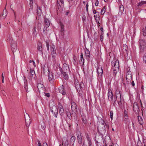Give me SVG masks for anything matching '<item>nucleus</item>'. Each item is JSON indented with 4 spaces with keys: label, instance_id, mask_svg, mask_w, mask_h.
I'll return each mask as SVG.
<instances>
[{
    "label": "nucleus",
    "instance_id": "obj_1",
    "mask_svg": "<svg viewBox=\"0 0 146 146\" xmlns=\"http://www.w3.org/2000/svg\"><path fill=\"white\" fill-rule=\"evenodd\" d=\"M7 40L9 41L11 45V48L13 55H17L19 53V50L17 49V42L13 40L11 36L9 35Z\"/></svg>",
    "mask_w": 146,
    "mask_h": 146
},
{
    "label": "nucleus",
    "instance_id": "obj_2",
    "mask_svg": "<svg viewBox=\"0 0 146 146\" xmlns=\"http://www.w3.org/2000/svg\"><path fill=\"white\" fill-rule=\"evenodd\" d=\"M103 134L96 133L95 135V139L98 146H102L104 144Z\"/></svg>",
    "mask_w": 146,
    "mask_h": 146
},
{
    "label": "nucleus",
    "instance_id": "obj_3",
    "mask_svg": "<svg viewBox=\"0 0 146 146\" xmlns=\"http://www.w3.org/2000/svg\"><path fill=\"white\" fill-rule=\"evenodd\" d=\"M74 83L75 87L79 95H80V94H81V95L82 94V93H81L80 92L83 88H84V87L82 86H81L82 82H81V84H80L78 80L77 79H76L74 77Z\"/></svg>",
    "mask_w": 146,
    "mask_h": 146
},
{
    "label": "nucleus",
    "instance_id": "obj_4",
    "mask_svg": "<svg viewBox=\"0 0 146 146\" xmlns=\"http://www.w3.org/2000/svg\"><path fill=\"white\" fill-rule=\"evenodd\" d=\"M140 46V52L143 53L146 50V43L145 40L142 39H140L139 40Z\"/></svg>",
    "mask_w": 146,
    "mask_h": 146
},
{
    "label": "nucleus",
    "instance_id": "obj_5",
    "mask_svg": "<svg viewBox=\"0 0 146 146\" xmlns=\"http://www.w3.org/2000/svg\"><path fill=\"white\" fill-rule=\"evenodd\" d=\"M98 133L104 135L106 132V127L104 124L100 123L97 126Z\"/></svg>",
    "mask_w": 146,
    "mask_h": 146
},
{
    "label": "nucleus",
    "instance_id": "obj_6",
    "mask_svg": "<svg viewBox=\"0 0 146 146\" xmlns=\"http://www.w3.org/2000/svg\"><path fill=\"white\" fill-rule=\"evenodd\" d=\"M23 80L24 82V87L26 92L28 93L29 92L31 89L30 87L28 86V84L27 80L26 77L25 76H23Z\"/></svg>",
    "mask_w": 146,
    "mask_h": 146
},
{
    "label": "nucleus",
    "instance_id": "obj_7",
    "mask_svg": "<svg viewBox=\"0 0 146 146\" xmlns=\"http://www.w3.org/2000/svg\"><path fill=\"white\" fill-rule=\"evenodd\" d=\"M51 111L53 115L56 117L58 114V110L57 108L55 106L50 107Z\"/></svg>",
    "mask_w": 146,
    "mask_h": 146
},
{
    "label": "nucleus",
    "instance_id": "obj_8",
    "mask_svg": "<svg viewBox=\"0 0 146 146\" xmlns=\"http://www.w3.org/2000/svg\"><path fill=\"white\" fill-rule=\"evenodd\" d=\"M133 111L136 114H139L140 110L137 102H135L133 103Z\"/></svg>",
    "mask_w": 146,
    "mask_h": 146
},
{
    "label": "nucleus",
    "instance_id": "obj_9",
    "mask_svg": "<svg viewBox=\"0 0 146 146\" xmlns=\"http://www.w3.org/2000/svg\"><path fill=\"white\" fill-rule=\"evenodd\" d=\"M25 118L26 126H29L31 123V121L28 114L26 113L25 115Z\"/></svg>",
    "mask_w": 146,
    "mask_h": 146
},
{
    "label": "nucleus",
    "instance_id": "obj_10",
    "mask_svg": "<svg viewBox=\"0 0 146 146\" xmlns=\"http://www.w3.org/2000/svg\"><path fill=\"white\" fill-rule=\"evenodd\" d=\"M76 129V135L77 136V139L78 143L81 144L82 142V139L81 135V133L79 129Z\"/></svg>",
    "mask_w": 146,
    "mask_h": 146
},
{
    "label": "nucleus",
    "instance_id": "obj_11",
    "mask_svg": "<svg viewBox=\"0 0 146 146\" xmlns=\"http://www.w3.org/2000/svg\"><path fill=\"white\" fill-rule=\"evenodd\" d=\"M108 99L109 101H113V93L110 89L108 90Z\"/></svg>",
    "mask_w": 146,
    "mask_h": 146
},
{
    "label": "nucleus",
    "instance_id": "obj_12",
    "mask_svg": "<svg viewBox=\"0 0 146 146\" xmlns=\"http://www.w3.org/2000/svg\"><path fill=\"white\" fill-rule=\"evenodd\" d=\"M41 24L40 23H38L36 25V27H35L34 28V34L36 33H38L41 29Z\"/></svg>",
    "mask_w": 146,
    "mask_h": 146
},
{
    "label": "nucleus",
    "instance_id": "obj_13",
    "mask_svg": "<svg viewBox=\"0 0 146 146\" xmlns=\"http://www.w3.org/2000/svg\"><path fill=\"white\" fill-rule=\"evenodd\" d=\"M119 61L116 60H113L111 62V66L112 67H114L115 68H118L119 67Z\"/></svg>",
    "mask_w": 146,
    "mask_h": 146
},
{
    "label": "nucleus",
    "instance_id": "obj_14",
    "mask_svg": "<svg viewBox=\"0 0 146 146\" xmlns=\"http://www.w3.org/2000/svg\"><path fill=\"white\" fill-rule=\"evenodd\" d=\"M97 72L98 73V76L100 77H102L103 74V71L101 67H98L97 69Z\"/></svg>",
    "mask_w": 146,
    "mask_h": 146
},
{
    "label": "nucleus",
    "instance_id": "obj_15",
    "mask_svg": "<svg viewBox=\"0 0 146 146\" xmlns=\"http://www.w3.org/2000/svg\"><path fill=\"white\" fill-rule=\"evenodd\" d=\"M51 53L52 57V60L54 64H56V61L55 59V57L56 56V50L52 51L51 52Z\"/></svg>",
    "mask_w": 146,
    "mask_h": 146
},
{
    "label": "nucleus",
    "instance_id": "obj_16",
    "mask_svg": "<svg viewBox=\"0 0 146 146\" xmlns=\"http://www.w3.org/2000/svg\"><path fill=\"white\" fill-rule=\"evenodd\" d=\"M63 72H67L69 70V67L68 65L66 63H64L63 66Z\"/></svg>",
    "mask_w": 146,
    "mask_h": 146
},
{
    "label": "nucleus",
    "instance_id": "obj_17",
    "mask_svg": "<svg viewBox=\"0 0 146 146\" xmlns=\"http://www.w3.org/2000/svg\"><path fill=\"white\" fill-rule=\"evenodd\" d=\"M122 50L125 55L127 54L128 47L127 45L125 44L123 45Z\"/></svg>",
    "mask_w": 146,
    "mask_h": 146
},
{
    "label": "nucleus",
    "instance_id": "obj_18",
    "mask_svg": "<svg viewBox=\"0 0 146 146\" xmlns=\"http://www.w3.org/2000/svg\"><path fill=\"white\" fill-rule=\"evenodd\" d=\"M146 4V1H142L137 4V7L139 9L141 8V6L143 5Z\"/></svg>",
    "mask_w": 146,
    "mask_h": 146
},
{
    "label": "nucleus",
    "instance_id": "obj_19",
    "mask_svg": "<svg viewBox=\"0 0 146 146\" xmlns=\"http://www.w3.org/2000/svg\"><path fill=\"white\" fill-rule=\"evenodd\" d=\"M44 26L48 27L50 25V23L49 20L45 18L44 19Z\"/></svg>",
    "mask_w": 146,
    "mask_h": 146
},
{
    "label": "nucleus",
    "instance_id": "obj_20",
    "mask_svg": "<svg viewBox=\"0 0 146 146\" xmlns=\"http://www.w3.org/2000/svg\"><path fill=\"white\" fill-rule=\"evenodd\" d=\"M77 113H76V114H75L76 116H74V119L75 120V125L76 127V129H77V128L78 129V120L77 119Z\"/></svg>",
    "mask_w": 146,
    "mask_h": 146
},
{
    "label": "nucleus",
    "instance_id": "obj_21",
    "mask_svg": "<svg viewBox=\"0 0 146 146\" xmlns=\"http://www.w3.org/2000/svg\"><path fill=\"white\" fill-rule=\"evenodd\" d=\"M37 50L40 51H42V44L40 42H38L37 44Z\"/></svg>",
    "mask_w": 146,
    "mask_h": 146
},
{
    "label": "nucleus",
    "instance_id": "obj_22",
    "mask_svg": "<svg viewBox=\"0 0 146 146\" xmlns=\"http://www.w3.org/2000/svg\"><path fill=\"white\" fill-rule=\"evenodd\" d=\"M62 145L65 146H68V142L67 139L66 138H64L62 140Z\"/></svg>",
    "mask_w": 146,
    "mask_h": 146
},
{
    "label": "nucleus",
    "instance_id": "obj_23",
    "mask_svg": "<svg viewBox=\"0 0 146 146\" xmlns=\"http://www.w3.org/2000/svg\"><path fill=\"white\" fill-rule=\"evenodd\" d=\"M60 26H61V29H60V32L62 36H63L64 35V27L63 24L60 23Z\"/></svg>",
    "mask_w": 146,
    "mask_h": 146
},
{
    "label": "nucleus",
    "instance_id": "obj_24",
    "mask_svg": "<svg viewBox=\"0 0 146 146\" xmlns=\"http://www.w3.org/2000/svg\"><path fill=\"white\" fill-rule=\"evenodd\" d=\"M64 1L63 0H57V5L61 7L63 6Z\"/></svg>",
    "mask_w": 146,
    "mask_h": 146
},
{
    "label": "nucleus",
    "instance_id": "obj_25",
    "mask_svg": "<svg viewBox=\"0 0 146 146\" xmlns=\"http://www.w3.org/2000/svg\"><path fill=\"white\" fill-rule=\"evenodd\" d=\"M37 87L38 90H40L41 89L43 90L44 88V86L41 83H39L37 84Z\"/></svg>",
    "mask_w": 146,
    "mask_h": 146
},
{
    "label": "nucleus",
    "instance_id": "obj_26",
    "mask_svg": "<svg viewBox=\"0 0 146 146\" xmlns=\"http://www.w3.org/2000/svg\"><path fill=\"white\" fill-rule=\"evenodd\" d=\"M137 117L138 121L139 124L141 125H142V124H143V120L141 117L140 116H137Z\"/></svg>",
    "mask_w": 146,
    "mask_h": 146
},
{
    "label": "nucleus",
    "instance_id": "obj_27",
    "mask_svg": "<svg viewBox=\"0 0 146 146\" xmlns=\"http://www.w3.org/2000/svg\"><path fill=\"white\" fill-rule=\"evenodd\" d=\"M99 14L100 13L98 12L96 14V15H94L95 19L96 20H97L98 21V20H100Z\"/></svg>",
    "mask_w": 146,
    "mask_h": 146
},
{
    "label": "nucleus",
    "instance_id": "obj_28",
    "mask_svg": "<svg viewBox=\"0 0 146 146\" xmlns=\"http://www.w3.org/2000/svg\"><path fill=\"white\" fill-rule=\"evenodd\" d=\"M132 77V75L131 74H126V80H127V79H128L129 80L131 81V80Z\"/></svg>",
    "mask_w": 146,
    "mask_h": 146
},
{
    "label": "nucleus",
    "instance_id": "obj_29",
    "mask_svg": "<svg viewBox=\"0 0 146 146\" xmlns=\"http://www.w3.org/2000/svg\"><path fill=\"white\" fill-rule=\"evenodd\" d=\"M81 59L79 60V62L80 64L82 63V64H84V59L83 58V55L82 53L80 55Z\"/></svg>",
    "mask_w": 146,
    "mask_h": 146
},
{
    "label": "nucleus",
    "instance_id": "obj_30",
    "mask_svg": "<svg viewBox=\"0 0 146 146\" xmlns=\"http://www.w3.org/2000/svg\"><path fill=\"white\" fill-rule=\"evenodd\" d=\"M124 8L123 5H121L119 6V13H121V14L124 11Z\"/></svg>",
    "mask_w": 146,
    "mask_h": 146
},
{
    "label": "nucleus",
    "instance_id": "obj_31",
    "mask_svg": "<svg viewBox=\"0 0 146 146\" xmlns=\"http://www.w3.org/2000/svg\"><path fill=\"white\" fill-rule=\"evenodd\" d=\"M30 74L31 78H34V76H35V72L34 70H32L31 69L30 70Z\"/></svg>",
    "mask_w": 146,
    "mask_h": 146
},
{
    "label": "nucleus",
    "instance_id": "obj_32",
    "mask_svg": "<svg viewBox=\"0 0 146 146\" xmlns=\"http://www.w3.org/2000/svg\"><path fill=\"white\" fill-rule=\"evenodd\" d=\"M7 12L6 9L4 10L3 11V14L2 15V16H3V18L4 19H5L6 16H7Z\"/></svg>",
    "mask_w": 146,
    "mask_h": 146
},
{
    "label": "nucleus",
    "instance_id": "obj_33",
    "mask_svg": "<svg viewBox=\"0 0 146 146\" xmlns=\"http://www.w3.org/2000/svg\"><path fill=\"white\" fill-rule=\"evenodd\" d=\"M82 123L84 124H86L87 123V120L85 116H83L82 119Z\"/></svg>",
    "mask_w": 146,
    "mask_h": 146
},
{
    "label": "nucleus",
    "instance_id": "obj_34",
    "mask_svg": "<svg viewBox=\"0 0 146 146\" xmlns=\"http://www.w3.org/2000/svg\"><path fill=\"white\" fill-rule=\"evenodd\" d=\"M48 80L50 81H51V82L52 81V79H53V75L52 74H50V73L48 75Z\"/></svg>",
    "mask_w": 146,
    "mask_h": 146
},
{
    "label": "nucleus",
    "instance_id": "obj_35",
    "mask_svg": "<svg viewBox=\"0 0 146 146\" xmlns=\"http://www.w3.org/2000/svg\"><path fill=\"white\" fill-rule=\"evenodd\" d=\"M59 112L61 115H63L64 113V108H60L59 109Z\"/></svg>",
    "mask_w": 146,
    "mask_h": 146
},
{
    "label": "nucleus",
    "instance_id": "obj_36",
    "mask_svg": "<svg viewBox=\"0 0 146 146\" xmlns=\"http://www.w3.org/2000/svg\"><path fill=\"white\" fill-rule=\"evenodd\" d=\"M78 107V106L77 105L76 103L74 102V107L75 108V114H76V113H78V110H77V107Z\"/></svg>",
    "mask_w": 146,
    "mask_h": 146
},
{
    "label": "nucleus",
    "instance_id": "obj_37",
    "mask_svg": "<svg viewBox=\"0 0 146 146\" xmlns=\"http://www.w3.org/2000/svg\"><path fill=\"white\" fill-rule=\"evenodd\" d=\"M117 100L116 98H114V99H113V101H110V102L111 104H112L113 106H115L116 104V101H117Z\"/></svg>",
    "mask_w": 146,
    "mask_h": 146
},
{
    "label": "nucleus",
    "instance_id": "obj_38",
    "mask_svg": "<svg viewBox=\"0 0 146 146\" xmlns=\"http://www.w3.org/2000/svg\"><path fill=\"white\" fill-rule=\"evenodd\" d=\"M67 72H63L62 73L64 76V78L65 80H68V76L67 74Z\"/></svg>",
    "mask_w": 146,
    "mask_h": 146
},
{
    "label": "nucleus",
    "instance_id": "obj_39",
    "mask_svg": "<svg viewBox=\"0 0 146 146\" xmlns=\"http://www.w3.org/2000/svg\"><path fill=\"white\" fill-rule=\"evenodd\" d=\"M86 58V59L89 61L90 60V53L85 54Z\"/></svg>",
    "mask_w": 146,
    "mask_h": 146
},
{
    "label": "nucleus",
    "instance_id": "obj_40",
    "mask_svg": "<svg viewBox=\"0 0 146 146\" xmlns=\"http://www.w3.org/2000/svg\"><path fill=\"white\" fill-rule=\"evenodd\" d=\"M106 7L104 6L101 10V14L102 15H103L105 12Z\"/></svg>",
    "mask_w": 146,
    "mask_h": 146
},
{
    "label": "nucleus",
    "instance_id": "obj_41",
    "mask_svg": "<svg viewBox=\"0 0 146 146\" xmlns=\"http://www.w3.org/2000/svg\"><path fill=\"white\" fill-rule=\"evenodd\" d=\"M41 10L40 7H38L37 13L38 16H40L41 15Z\"/></svg>",
    "mask_w": 146,
    "mask_h": 146
},
{
    "label": "nucleus",
    "instance_id": "obj_42",
    "mask_svg": "<svg viewBox=\"0 0 146 146\" xmlns=\"http://www.w3.org/2000/svg\"><path fill=\"white\" fill-rule=\"evenodd\" d=\"M143 62L145 64H146V52L144 54L143 58Z\"/></svg>",
    "mask_w": 146,
    "mask_h": 146
},
{
    "label": "nucleus",
    "instance_id": "obj_43",
    "mask_svg": "<svg viewBox=\"0 0 146 146\" xmlns=\"http://www.w3.org/2000/svg\"><path fill=\"white\" fill-rule=\"evenodd\" d=\"M50 50L51 52L56 50L54 45L53 44L50 45Z\"/></svg>",
    "mask_w": 146,
    "mask_h": 146
},
{
    "label": "nucleus",
    "instance_id": "obj_44",
    "mask_svg": "<svg viewBox=\"0 0 146 146\" xmlns=\"http://www.w3.org/2000/svg\"><path fill=\"white\" fill-rule=\"evenodd\" d=\"M67 115L69 119H71L72 118V114L70 111H68L67 112Z\"/></svg>",
    "mask_w": 146,
    "mask_h": 146
},
{
    "label": "nucleus",
    "instance_id": "obj_45",
    "mask_svg": "<svg viewBox=\"0 0 146 146\" xmlns=\"http://www.w3.org/2000/svg\"><path fill=\"white\" fill-rule=\"evenodd\" d=\"M30 0V3L29 4L30 5V9H32L33 8V0Z\"/></svg>",
    "mask_w": 146,
    "mask_h": 146
},
{
    "label": "nucleus",
    "instance_id": "obj_46",
    "mask_svg": "<svg viewBox=\"0 0 146 146\" xmlns=\"http://www.w3.org/2000/svg\"><path fill=\"white\" fill-rule=\"evenodd\" d=\"M121 93L120 92V90H119L118 88H117L115 90V96L116 95H118L119 94H121Z\"/></svg>",
    "mask_w": 146,
    "mask_h": 146
},
{
    "label": "nucleus",
    "instance_id": "obj_47",
    "mask_svg": "<svg viewBox=\"0 0 146 146\" xmlns=\"http://www.w3.org/2000/svg\"><path fill=\"white\" fill-rule=\"evenodd\" d=\"M115 96L114 97L115 98H116L117 100L121 99V94H120Z\"/></svg>",
    "mask_w": 146,
    "mask_h": 146
},
{
    "label": "nucleus",
    "instance_id": "obj_48",
    "mask_svg": "<svg viewBox=\"0 0 146 146\" xmlns=\"http://www.w3.org/2000/svg\"><path fill=\"white\" fill-rule=\"evenodd\" d=\"M41 125L42 129H44L46 127L45 125L44 122L43 121L41 123Z\"/></svg>",
    "mask_w": 146,
    "mask_h": 146
},
{
    "label": "nucleus",
    "instance_id": "obj_49",
    "mask_svg": "<svg viewBox=\"0 0 146 146\" xmlns=\"http://www.w3.org/2000/svg\"><path fill=\"white\" fill-rule=\"evenodd\" d=\"M117 102H118V104L120 106H122V99L117 100Z\"/></svg>",
    "mask_w": 146,
    "mask_h": 146
},
{
    "label": "nucleus",
    "instance_id": "obj_50",
    "mask_svg": "<svg viewBox=\"0 0 146 146\" xmlns=\"http://www.w3.org/2000/svg\"><path fill=\"white\" fill-rule=\"evenodd\" d=\"M123 119L126 122L128 121V115H124Z\"/></svg>",
    "mask_w": 146,
    "mask_h": 146
},
{
    "label": "nucleus",
    "instance_id": "obj_51",
    "mask_svg": "<svg viewBox=\"0 0 146 146\" xmlns=\"http://www.w3.org/2000/svg\"><path fill=\"white\" fill-rule=\"evenodd\" d=\"M46 70H47V71H48V72H49V73H50V71H49V68H47V67H46L45 66H44L43 68V71L44 73L45 71H46Z\"/></svg>",
    "mask_w": 146,
    "mask_h": 146
},
{
    "label": "nucleus",
    "instance_id": "obj_52",
    "mask_svg": "<svg viewBox=\"0 0 146 146\" xmlns=\"http://www.w3.org/2000/svg\"><path fill=\"white\" fill-rule=\"evenodd\" d=\"M48 27H46L45 26H44V28L43 29V33L44 34H46V33L47 31H48V30H47V28Z\"/></svg>",
    "mask_w": 146,
    "mask_h": 146
},
{
    "label": "nucleus",
    "instance_id": "obj_53",
    "mask_svg": "<svg viewBox=\"0 0 146 146\" xmlns=\"http://www.w3.org/2000/svg\"><path fill=\"white\" fill-rule=\"evenodd\" d=\"M64 90V88L63 86H62L60 87L59 88V92L60 93H62L63 91Z\"/></svg>",
    "mask_w": 146,
    "mask_h": 146
},
{
    "label": "nucleus",
    "instance_id": "obj_54",
    "mask_svg": "<svg viewBox=\"0 0 146 146\" xmlns=\"http://www.w3.org/2000/svg\"><path fill=\"white\" fill-rule=\"evenodd\" d=\"M137 146H143V145L140 141H138L137 142Z\"/></svg>",
    "mask_w": 146,
    "mask_h": 146
},
{
    "label": "nucleus",
    "instance_id": "obj_55",
    "mask_svg": "<svg viewBox=\"0 0 146 146\" xmlns=\"http://www.w3.org/2000/svg\"><path fill=\"white\" fill-rule=\"evenodd\" d=\"M58 106L59 109L63 108V106L62 105L61 103H60L59 102H58Z\"/></svg>",
    "mask_w": 146,
    "mask_h": 146
},
{
    "label": "nucleus",
    "instance_id": "obj_56",
    "mask_svg": "<svg viewBox=\"0 0 146 146\" xmlns=\"http://www.w3.org/2000/svg\"><path fill=\"white\" fill-rule=\"evenodd\" d=\"M113 75L114 76H115L117 73V71H116V68H113Z\"/></svg>",
    "mask_w": 146,
    "mask_h": 146
},
{
    "label": "nucleus",
    "instance_id": "obj_57",
    "mask_svg": "<svg viewBox=\"0 0 146 146\" xmlns=\"http://www.w3.org/2000/svg\"><path fill=\"white\" fill-rule=\"evenodd\" d=\"M113 113L112 111H110V117L111 120L113 119Z\"/></svg>",
    "mask_w": 146,
    "mask_h": 146
},
{
    "label": "nucleus",
    "instance_id": "obj_58",
    "mask_svg": "<svg viewBox=\"0 0 146 146\" xmlns=\"http://www.w3.org/2000/svg\"><path fill=\"white\" fill-rule=\"evenodd\" d=\"M46 45L47 49L48 50H49V44L48 42H46Z\"/></svg>",
    "mask_w": 146,
    "mask_h": 146
},
{
    "label": "nucleus",
    "instance_id": "obj_59",
    "mask_svg": "<svg viewBox=\"0 0 146 146\" xmlns=\"http://www.w3.org/2000/svg\"><path fill=\"white\" fill-rule=\"evenodd\" d=\"M131 2L133 4H135L137 1V0H131Z\"/></svg>",
    "mask_w": 146,
    "mask_h": 146
},
{
    "label": "nucleus",
    "instance_id": "obj_60",
    "mask_svg": "<svg viewBox=\"0 0 146 146\" xmlns=\"http://www.w3.org/2000/svg\"><path fill=\"white\" fill-rule=\"evenodd\" d=\"M82 19L83 22H84V21H86V17L84 15L82 17Z\"/></svg>",
    "mask_w": 146,
    "mask_h": 146
},
{
    "label": "nucleus",
    "instance_id": "obj_61",
    "mask_svg": "<svg viewBox=\"0 0 146 146\" xmlns=\"http://www.w3.org/2000/svg\"><path fill=\"white\" fill-rule=\"evenodd\" d=\"M99 4V1L98 0H96V3H95V6H98Z\"/></svg>",
    "mask_w": 146,
    "mask_h": 146
},
{
    "label": "nucleus",
    "instance_id": "obj_62",
    "mask_svg": "<svg viewBox=\"0 0 146 146\" xmlns=\"http://www.w3.org/2000/svg\"><path fill=\"white\" fill-rule=\"evenodd\" d=\"M100 40L102 42L103 40V39L104 37H103V36H102V35H100Z\"/></svg>",
    "mask_w": 146,
    "mask_h": 146
},
{
    "label": "nucleus",
    "instance_id": "obj_63",
    "mask_svg": "<svg viewBox=\"0 0 146 146\" xmlns=\"http://www.w3.org/2000/svg\"><path fill=\"white\" fill-rule=\"evenodd\" d=\"M104 144H105V146H108L109 144L107 143V141L106 140V138L104 139Z\"/></svg>",
    "mask_w": 146,
    "mask_h": 146
},
{
    "label": "nucleus",
    "instance_id": "obj_64",
    "mask_svg": "<svg viewBox=\"0 0 146 146\" xmlns=\"http://www.w3.org/2000/svg\"><path fill=\"white\" fill-rule=\"evenodd\" d=\"M109 142H110V144L109 145V146H113V143H112V145H111V139H109Z\"/></svg>",
    "mask_w": 146,
    "mask_h": 146
}]
</instances>
